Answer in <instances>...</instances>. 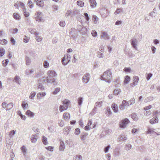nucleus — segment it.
I'll return each instance as SVG.
<instances>
[{
  "mask_svg": "<svg viewBox=\"0 0 160 160\" xmlns=\"http://www.w3.org/2000/svg\"><path fill=\"white\" fill-rule=\"evenodd\" d=\"M130 77L128 76H125V78L124 81V83L125 84H127L128 82L130 81Z\"/></svg>",
  "mask_w": 160,
  "mask_h": 160,
  "instance_id": "473e14b6",
  "label": "nucleus"
},
{
  "mask_svg": "<svg viewBox=\"0 0 160 160\" xmlns=\"http://www.w3.org/2000/svg\"><path fill=\"white\" fill-rule=\"evenodd\" d=\"M26 114L27 115L30 116V117H32L34 115V113L29 110H27L26 112Z\"/></svg>",
  "mask_w": 160,
  "mask_h": 160,
  "instance_id": "393cba45",
  "label": "nucleus"
},
{
  "mask_svg": "<svg viewBox=\"0 0 160 160\" xmlns=\"http://www.w3.org/2000/svg\"><path fill=\"white\" fill-rule=\"evenodd\" d=\"M99 20V19L96 16L93 15L92 16V20L93 21L94 23L95 24H96L98 20Z\"/></svg>",
  "mask_w": 160,
  "mask_h": 160,
  "instance_id": "cd10ccee",
  "label": "nucleus"
},
{
  "mask_svg": "<svg viewBox=\"0 0 160 160\" xmlns=\"http://www.w3.org/2000/svg\"><path fill=\"white\" fill-rule=\"evenodd\" d=\"M90 74L88 73H86L82 78V81L83 82L87 83L89 81Z\"/></svg>",
  "mask_w": 160,
  "mask_h": 160,
  "instance_id": "423d86ee",
  "label": "nucleus"
},
{
  "mask_svg": "<svg viewBox=\"0 0 160 160\" xmlns=\"http://www.w3.org/2000/svg\"><path fill=\"white\" fill-rule=\"evenodd\" d=\"M94 126L89 127L88 126V125H87L85 127L84 129H85V130H86V131H88V130H89L90 129L92 128H94Z\"/></svg>",
  "mask_w": 160,
  "mask_h": 160,
  "instance_id": "338daca9",
  "label": "nucleus"
},
{
  "mask_svg": "<svg viewBox=\"0 0 160 160\" xmlns=\"http://www.w3.org/2000/svg\"><path fill=\"white\" fill-rule=\"evenodd\" d=\"M66 142L68 145L70 146V147H72L74 146V144L73 143L71 140L69 139V140H67L66 141Z\"/></svg>",
  "mask_w": 160,
  "mask_h": 160,
  "instance_id": "c85d7f7f",
  "label": "nucleus"
},
{
  "mask_svg": "<svg viewBox=\"0 0 160 160\" xmlns=\"http://www.w3.org/2000/svg\"><path fill=\"white\" fill-rule=\"evenodd\" d=\"M106 114L108 116L112 114V112L111 111L109 107H107V108Z\"/></svg>",
  "mask_w": 160,
  "mask_h": 160,
  "instance_id": "e433bc0d",
  "label": "nucleus"
},
{
  "mask_svg": "<svg viewBox=\"0 0 160 160\" xmlns=\"http://www.w3.org/2000/svg\"><path fill=\"white\" fill-rule=\"evenodd\" d=\"M97 56L100 58H103V54L100 52H97Z\"/></svg>",
  "mask_w": 160,
  "mask_h": 160,
  "instance_id": "4d7b16f0",
  "label": "nucleus"
},
{
  "mask_svg": "<svg viewBox=\"0 0 160 160\" xmlns=\"http://www.w3.org/2000/svg\"><path fill=\"white\" fill-rule=\"evenodd\" d=\"M158 122V119L157 116L151 119L149 121V122L151 124H154L155 123H157Z\"/></svg>",
  "mask_w": 160,
  "mask_h": 160,
  "instance_id": "f8f14e48",
  "label": "nucleus"
},
{
  "mask_svg": "<svg viewBox=\"0 0 160 160\" xmlns=\"http://www.w3.org/2000/svg\"><path fill=\"white\" fill-rule=\"evenodd\" d=\"M112 108L114 112H118V108L117 104L115 103L112 104Z\"/></svg>",
  "mask_w": 160,
  "mask_h": 160,
  "instance_id": "f3484780",
  "label": "nucleus"
},
{
  "mask_svg": "<svg viewBox=\"0 0 160 160\" xmlns=\"http://www.w3.org/2000/svg\"><path fill=\"white\" fill-rule=\"evenodd\" d=\"M29 32L30 33L32 34H34L35 33V32L36 30V29L34 28H30L29 29Z\"/></svg>",
  "mask_w": 160,
  "mask_h": 160,
  "instance_id": "13d9d810",
  "label": "nucleus"
},
{
  "mask_svg": "<svg viewBox=\"0 0 160 160\" xmlns=\"http://www.w3.org/2000/svg\"><path fill=\"white\" fill-rule=\"evenodd\" d=\"M6 144L7 148L9 149L10 148L11 146L13 144V142L11 139L6 138Z\"/></svg>",
  "mask_w": 160,
  "mask_h": 160,
  "instance_id": "1a4fd4ad",
  "label": "nucleus"
},
{
  "mask_svg": "<svg viewBox=\"0 0 160 160\" xmlns=\"http://www.w3.org/2000/svg\"><path fill=\"white\" fill-rule=\"evenodd\" d=\"M48 77L47 78V82L51 83L56 82V79L54 77L57 75V74L53 70H50L47 72Z\"/></svg>",
  "mask_w": 160,
  "mask_h": 160,
  "instance_id": "f257e3e1",
  "label": "nucleus"
},
{
  "mask_svg": "<svg viewBox=\"0 0 160 160\" xmlns=\"http://www.w3.org/2000/svg\"><path fill=\"white\" fill-rule=\"evenodd\" d=\"M70 55L69 54H67L66 57L64 56L62 60V64L64 65H66L70 61Z\"/></svg>",
  "mask_w": 160,
  "mask_h": 160,
  "instance_id": "7ed1b4c3",
  "label": "nucleus"
},
{
  "mask_svg": "<svg viewBox=\"0 0 160 160\" xmlns=\"http://www.w3.org/2000/svg\"><path fill=\"white\" fill-rule=\"evenodd\" d=\"M63 117L66 120H68L70 118V115L68 113H64L63 114Z\"/></svg>",
  "mask_w": 160,
  "mask_h": 160,
  "instance_id": "5701e85b",
  "label": "nucleus"
},
{
  "mask_svg": "<svg viewBox=\"0 0 160 160\" xmlns=\"http://www.w3.org/2000/svg\"><path fill=\"white\" fill-rule=\"evenodd\" d=\"M77 4L81 7H82L84 6V3L81 1H78L77 2Z\"/></svg>",
  "mask_w": 160,
  "mask_h": 160,
  "instance_id": "c9c22d12",
  "label": "nucleus"
},
{
  "mask_svg": "<svg viewBox=\"0 0 160 160\" xmlns=\"http://www.w3.org/2000/svg\"><path fill=\"white\" fill-rule=\"evenodd\" d=\"M59 110L61 112H62L64 110H67V108H65L64 106L61 105L60 106Z\"/></svg>",
  "mask_w": 160,
  "mask_h": 160,
  "instance_id": "79ce46f5",
  "label": "nucleus"
},
{
  "mask_svg": "<svg viewBox=\"0 0 160 160\" xmlns=\"http://www.w3.org/2000/svg\"><path fill=\"white\" fill-rule=\"evenodd\" d=\"M60 89L59 88H58L55 89L54 91L52 92V93L53 94H56L58 92L60 91Z\"/></svg>",
  "mask_w": 160,
  "mask_h": 160,
  "instance_id": "5fc2aeb1",
  "label": "nucleus"
},
{
  "mask_svg": "<svg viewBox=\"0 0 160 160\" xmlns=\"http://www.w3.org/2000/svg\"><path fill=\"white\" fill-rule=\"evenodd\" d=\"M25 59L26 62V65H29L31 62V60L30 58L28 57H25Z\"/></svg>",
  "mask_w": 160,
  "mask_h": 160,
  "instance_id": "c756f323",
  "label": "nucleus"
},
{
  "mask_svg": "<svg viewBox=\"0 0 160 160\" xmlns=\"http://www.w3.org/2000/svg\"><path fill=\"white\" fill-rule=\"evenodd\" d=\"M129 122V120L128 118H126L120 122V127L121 128H124L126 127L127 125Z\"/></svg>",
  "mask_w": 160,
  "mask_h": 160,
  "instance_id": "20e7f679",
  "label": "nucleus"
},
{
  "mask_svg": "<svg viewBox=\"0 0 160 160\" xmlns=\"http://www.w3.org/2000/svg\"><path fill=\"white\" fill-rule=\"evenodd\" d=\"M84 15L87 21H88L90 19V18L89 17L88 14L85 12L84 13Z\"/></svg>",
  "mask_w": 160,
  "mask_h": 160,
  "instance_id": "603ef678",
  "label": "nucleus"
},
{
  "mask_svg": "<svg viewBox=\"0 0 160 160\" xmlns=\"http://www.w3.org/2000/svg\"><path fill=\"white\" fill-rule=\"evenodd\" d=\"M131 117L134 121H137L138 119V118L136 114L133 113L131 115Z\"/></svg>",
  "mask_w": 160,
  "mask_h": 160,
  "instance_id": "b1692460",
  "label": "nucleus"
},
{
  "mask_svg": "<svg viewBox=\"0 0 160 160\" xmlns=\"http://www.w3.org/2000/svg\"><path fill=\"white\" fill-rule=\"evenodd\" d=\"M81 158L82 156L80 155H76L74 158V159H75L74 160H81Z\"/></svg>",
  "mask_w": 160,
  "mask_h": 160,
  "instance_id": "49530a36",
  "label": "nucleus"
},
{
  "mask_svg": "<svg viewBox=\"0 0 160 160\" xmlns=\"http://www.w3.org/2000/svg\"><path fill=\"white\" fill-rule=\"evenodd\" d=\"M138 42V41L136 38H133L131 40V45L135 50L137 49V45Z\"/></svg>",
  "mask_w": 160,
  "mask_h": 160,
  "instance_id": "0eeeda50",
  "label": "nucleus"
},
{
  "mask_svg": "<svg viewBox=\"0 0 160 160\" xmlns=\"http://www.w3.org/2000/svg\"><path fill=\"white\" fill-rule=\"evenodd\" d=\"M121 92V90L120 89L117 88L115 89L114 91V93L115 95H118Z\"/></svg>",
  "mask_w": 160,
  "mask_h": 160,
  "instance_id": "7c9ffc66",
  "label": "nucleus"
},
{
  "mask_svg": "<svg viewBox=\"0 0 160 160\" xmlns=\"http://www.w3.org/2000/svg\"><path fill=\"white\" fill-rule=\"evenodd\" d=\"M36 20L38 22H44V20L42 18V17H40V16H37L35 18Z\"/></svg>",
  "mask_w": 160,
  "mask_h": 160,
  "instance_id": "2f4dec72",
  "label": "nucleus"
},
{
  "mask_svg": "<svg viewBox=\"0 0 160 160\" xmlns=\"http://www.w3.org/2000/svg\"><path fill=\"white\" fill-rule=\"evenodd\" d=\"M21 149L22 150L23 154L25 155V154H26V147L24 146H23L21 147Z\"/></svg>",
  "mask_w": 160,
  "mask_h": 160,
  "instance_id": "09e8293b",
  "label": "nucleus"
},
{
  "mask_svg": "<svg viewBox=\"0 0 160 160\" xmlns=\"http://www.w3.org/2000/svg\"><path fill=\"white\" fill-rule=\"evenodd\" d=\"M37 135L36 134L32 135L31 138V141L32 143H35L37 141Z\"/></svg>",
  "mask_w": 160,
  "mask_h": 160,
  "instance_id": "4be33fe9",
  "label": "nucleus"
},
{
  "mask_svg": "<svg viewBox=\"0 0 160 160\" xmlns=\"http://www.w3.org/2000/svg\"><path fill=\"white\" fill-rule=\"evenodd\" d=\"M65 148V146L64 142L62 141H61L60 142L59 150L61 151H63Z\"/></svg>",
  "mask_w": 160,
  "mask_h": 160,
  "instance_id": "dca6fc26",
  "label": "nucleus"
},
{
  "mask_svg": "<svg viewBox=\"0 0 160 160\" xmlns=\"http://www.w3.org/2000/svg\"><path fill=\"white\" fill-rule=\"evenodd\" d=\"M152 73H150L148 74H147V76L146 77L147 80L148 81L150 79V78H151V77H152Z\"/></svg>",
  "mask_w": 160,
  "mask_h": 160,
  "instance_id": "774afa93",
  "label": "nucleus"
},
{
  "mask_svg": "<svg viewBox=\"0 0 160 160\" xmlns=\"http://www.w3.org/2000/svg\"><path fill=\"white\" fill-rule=\"evenodd\" d=\"M42 142L43 144H44V145H45L47 144V143H48L47 139L46 137H45L44 136H43L42 137Z\"/></svg>",
  "mask_w": 160,
  "mask_h": 160,
  "instance_id": "58836bf2",
  "label": "nucleus"
},
{
  "mask_svg": "<svg viewBox=\"0 0 160 160\" xmlns=\"http://www.w3.org/2000/svg\"><path fill=\"white\" fill-rule=\"evenodd\" d=\"M132 148V145L130 144H127L125 147V149L126 150H128Z\"/></svg>",
  "mask_w": 160,
  "mask_h": 160,
  "instance_id": "a19ab883",
  "label": "nucleus"
},
{
  "mask_svg": "<svg viewBox=\"0 0 160 160\" xmlns=\"http://www.w3.org/2000/svg\"><path fill=\"white\" fill-rule=\"evenodd\" d=\"M88 134L86 132L83 133L81 136V139L83 143H85L86 141H87V138H88Z\"/></svg>",
  "mask_w": 160,
  "mask_h": 160,
  "instance_id": "39448f33",
  "label": "nucleus"
},
{
  "mask_svg": "<svg viewBox=\"0 0 160 160\" xmlns=\"http://www.w3.org/2000/svg\"><path fill=\"white\" fill-rule=\"evenodd\" d=\"M29 40V38L26 36H25L23 39V41L25 43H27L28 42Z\"/></svg>",
  "mask_w": 160,
  "mask_h": 160,
  "instance_id": "69168bd1",
  "label": "nucleus"
},
{
  "mask_svg": "<svg viewBox=\"0 0 160 160\" xmlns=\"http://www.w3.org/2000/svg\"><path fill=\"white\" fill-rule=\"evenodd\" d=\"M102 36L105 39H109V35L107 33L105 32H102Z\"/></svg>",
  "mask_w": 160,
  "mask_h": 160,
  "instance_id": "aec40b11",
  "label": "nucleus"
},
{
  "mask_svg": "<svg viewBox=\"0 0 160 160\" xmlns=\"http://www.w3.org/2000/svg\"><path fill=\"white\" fill-rule=\"evenodd\" d=\"M78 103L79 106H81L83 101V98L80 97L78 98Z\"/></svg>",
  "mask_w": 160,
  "mask_h": 160,
  "instance_id": "4c0bfd02",
  "label": "nucleus"
},
{
  "mask_svg": "<svg viewBox=\"0 0 160 160\" xmlns=\"http://www.w3.org/2000/svg\"><path fill=\"white\" fill-rule=\"evenodd\" d=\"M19 79L20 78L18 76H16L14 78V81L15 82H16L18 84H20V83L19 82Z\"/></svg>",
  "mask_w": 160,
  "mask_h": 160,
  "instance_id": "a18cd8bd",
  "label": "nucleus"
},
{
  "mask_svg": "<svg viewBox=\"0 0 160 160\" xmlns=\"http://www.w3.org/2000/svg\"><path fill=\"white\" fill-rule=\"evenodd\" d=\"M112 78V73L110 69L104 72L102 76L101 77L102 80L105 81L107 82L110 83L111 82Z\"/></svg>",
  "mask_w": 160,
  "mask_h": 160,
  "instance_id": "f03ea898",
  "label": "nucleus"
},
{
  "mask_svg": "<svg viewBox=\"0 0 160 160\" xmlns=\"http://www.w3.org/2000/svg\"><path fill=\"white\" fill-rule=\"evenodd\" d=\"M48 129L51 132H52L54 130V126H52L49 127Z\"/></svg>",
  "mask_w": 160,
  "mask_h": 160,
  "instance_id": "e2e57ef3",
  "label": "nucleus"
},
{
  "mask_svg": "<svg viewBox=\"0 0 160 160\" xmlns=\"http://www.w3.org/2000/svg\"><path fill=\"white\" fill-rule=\"evenodd\" d=\"M38 89H40L41 90H43L44 89V87L43 86L42 84L40 83L38 84Z\"/></svg>",
  "mask_w": 160,
  "mask_h": 160,
  "instance_id": "c03bdc74",
  "label": "nucleus"
},
{
  "mask_svg": "<svg viewBox=\"0 0 160 160\" xmlns=\"http://www.w3.org/2000/svg\"><path fill=\"white\" fill-rule=\"evenodd\" d=\"M71 129V127L70 126L64 128L63 129L64 134L65 135H67L69 134Z\"/></svg>",
  "mask_w": 160,
  "mask_h": 160,
  "instance_id": "4468645a",
  "label": "nucleus"
},
{
  "mask_svg": "<svg viewBox=\"0 0 160 160\" xmlns=\"http://www.w3.org/2000/svg\"><path fill=\"white\" fill-rule=\"evenodd\" d=\"M153 98L152 96L149 97L145 99L144 102H150V101L152 100Z\"/></svg>",
  "mask_w": 160,
  "mask_h": 160,
  "instance_id": "72a5a7b5",
  "label": "nucleus"
},
{
  "mask_svg": "<svg viewBox=\"0 0 160 160\" xmlns=\"http://www.w3.org/2000/svg\"><path fill=\"white\" fill-rule=\"evenodd\" d=\"M8 42L7 41L4 39H3L2 40H0V44L2 45L6 44Z\"/></svg>",
  "mask_w": 160,
  "mask_h": 160,
  "instance_id": "37998d69",
  "label": "nucleus"
},
{
  "mask_svg": "<svg viewBox=\"0 0 160 160\" xmlns=\"http://www.w3.org/2000/svg\"><path fill=\"white\" fill-rule=\"evenodd\" d=\"M9 31L12 34H15L18 33V29L17 28L14 29H11L9 30Z\"/></svg>",
  "mask_w": 160,
  "mask_h": 160,
  "instance_id": "bb28decb",
  "label": "nucleus"
},
{
  "mask_svg": "<svg viewBox=\"0 0 160 160\" xmlns=\"http://www.w3.org/2000/svg\"><path fill=\"white\" fill-rule=\"evenodd\" d=\"M34 1L36 2V4L40 7H43L44 6V3L42 0H34Z\"/></svg>",
  "mask_w": 160,
  "mask_h": 160,
  "instance_id": "ddd939ff",
  "label": "nucleus"
},
{
  "mask_svg": "<svg viewBox=\"0 0 160 160\" xmlns=\"http://www.w3.org/2000/svg\"><path fill=\"white\" fill-rule=\"evenodd\" d=\"M70 103V101L68 100L63 101V104H64L63 106H64L65 108H67V109L68 108Z\"/></svg>",
  "mask_w": 160,
  "mask_h": 160,
  "instance_id": "a211bd4d",
  "label": "nucleus"
},
{
  "mask_svg": "<svg viewBox=\"0 0 160 160\" xmlns=\"http://www.w3.org/2000/svg\"><path fill=\"white\" fill-rule=\"evenodd\" d=\"M139 78L136 76H135L133 78V82L131 84L132 87H134L137 84Z\"/></svg>",
  "mask_w": 160,
  "mask_h": 160,
  "instance_id": "9d476101",
  "label": "nucleus"
},
{
  "mask_svg": "<svg viewBox=\"0 0 160 160\" xmlns=\"http://www.w3.org/2000/svg\"><path fill=\"white\" fill-rule=\"evenodd\" d=\"M118 140L120 142L122 141H124L127 140V138L124 133L120 135L118 138Z\"/></svg>",
  "mask_w": 160,
  "mask_h": 160,
  "instance_id": "9b49d317",
  "label": "nucleus"
},
{
  "mask_svg": "<svg viewBox=\"0 0 160 160\" xmlns=\"http://www.w3.org/2000/svg\"><path fill=\"white\" fill-rule=\"evenodd\" d=\"M13 17L15 19L18 20H19L21 19L20 15L16 13H14L13 14Z\"/></svg>",
  "mask_w": 160,
  "mask_h": 160,
  "instance_id": "412c9836",
  "label": "nucleus"
},
{
  "mask_svg": "<svg viewBox=\"0 0 160 160\" xmlns=\"http://www.w3.org/2000/svg\"><path fill=\"white\" fill-rule=\"evenodd\" d=\"M49 63L47 61H45L43 62V66L45 68H47L49 67Z\"/></svg>",
  "mask_w": 160,
  "mask_h": 160,
  "instance_id": "bf43d9fd",
  "label": "nucleus"
},
{
  "mask_svg": "<svg viewBox=\"0 0 160 160\" xmlns=\"http://www.w3.org/2000/svg\"><path fill=\"white\" fill-rule=\"evenodd\" d=\"M28 6L30 8H32L33 7V5L32 4V2L31 0H29L28 1Z\"/></svg>",
  "mask_w": 160,
  "mask_h": 160,
  "instance_id": "0e129e2a",
  "label": "nucleus"
},
{
  "mask_svg": "<svg viewBox=\"0 0 160 160\" xmlns=\"http://www.w3.org/2000/svg\"><path fill=\"white\" fill-rule=\"evenodd\" d=\"M15 132L16 131H15L14 130H12L10 131L9 133V135L10 136V138L11 139L13 137V136L15 133Z\"/></svg>",
  "mask_w": 160,
  "mask_h": 160,
  "instance_id": "de8ad7c7",
  "label": "nucleus"
},
{
  "mask_svg": "<svg viewBox=\"0 0 160 160\" xmlns=\"http://www.w3.org/2000/svg\"><path fill=\"white\" fill-rule=\"evenodd\" d=\"M110 148V145H108L107 147H105L104 148V151L105 153L108 152Z\"/></svg>",
  "mask_w": 160,
  "mask_h": 160,
  "instance_id": "864d4df0",
  "label": "nucleus"
},
{
  "mask_svg": "<svg viewBox=\"0 0 160 160\" xmlns=\"http://www.w3.org/2000/svg\"><path fill=\"white\" fill-rule=\"evenodd\" d=\"M5 53V50L3 48H0V57L2 56Z\"/></svg>",
  "mask_w": 160,
  "mask_h": 160,
  "instance_id": "3c124183",
  "label": "nucleus"
},
{
  "mask_svg": "<svg viewBox=\"0 0 160 160\" xmlns=\"http://www.w3.org/2000/svg\"><path fill=\"white\" fill-rule=\"evenodd\" d=\"M90 6L92 8H95L97 5L95 0H90L89 1Z\"/></svg>",
  "mask_w": 160,
  "mask_h": 160,
  "instance_id": "2eb2a0df",
  "label": "nucleus"
},
{
  "mask_svg": "<svg viewBox=\"0 0 160 160\" xmlns=\"http://www.w3.org/2000/svg\"><path fill=\"white\" fill-rule=\"evenodd\" d=\"M154 130H155V129L151 128H148L147 131V133L150 134H152L154 133L158 135V134L157 132H155Z\"/></svg>",
  "mask_w": 160,
  "mask_h": 160,
  "instance_id": "6ab92c4d",
  "label": "nucleus"
},
{
  "mask_svg": "<svg viewBox=\"0 0 160 160\" xmlns=\"http://www.w3.org/2000/svg\"><path fill=\"white\" fill-rule=\"evenodd\" d=\"M36 93L35 92H32L31 93L29 98L31 99H32L35 96Z\"/></svg>",
  "mask_w": 160,
  "mask_h": 160,
  "instance_id": "6e6d98bb",
  "label": "nucleus"
},
{
  "mask_svg": "<svg viewBox=\"0 0 160 160\" xmlns=\"http://www.w3.org/2000/svg\"><path fill=\"white\" fill-rule=\"evenodd\" d=\"M13 103L12 102H10L7 105L6 110L8 111L10 110L13 107Z\"/></svg>",
  "mask_w": 160,
  "mask_h": 160,
  "instance_id": "a878e982",
  "label": "nucleus"
},
{
  "mask_svg": "<svg viewBox=\"0 0 160 160\" xmlns=\"http://www.w3.org/2000/svg\"><path fill=\"white\" fill-rule=\"evenodd\" d=\"M22 106L23 108L25 109L27 107H28V104L26 101H24L22 102Z\"/></svg>",
  "mask_w": 160,
  "mask_h": 160,
  "instance_id": "ea45409f",
  "label": "nucleus"
},
{
  "mask_svg": "<svg viewBox=\"0 0 160 160\" xmlns=\"http://www.w3.org/2000/svg\"><path fill=\"white\" fill-rule=\"evenodd\" d=\"M4 61H3L2 62V63L4 67H6L7 65L8 62L9 61L8 59H6L5 60V62H4Z\"/></svg>",
  "mask_w": 160,
  "mask_h": 160,
  "instance_id": "052dcab7",
  "label": "nucleus"
},
{
  "mask_svg": "<svg viewBox=\"0 0 160 160\" xmlns=\"http://www.w3.org/2000/svg\"><path fill=\"white\" fill-rule=\"evenodd\" d=\"M77 28L78 30L81 33H83L84 34L86 32V28L84 27H82L81 25H77Z\"/></svg>",
  "mask_w": 160,
  "mask_h": 160,
  "instance_id": "6e6552de",
  "label": "nucleus"
},
{
  "mask_svg": "<svg viewBox=\"0 0 160 160\" xmlns=\"http://www.w3.org/2000/svg\"><path fill=\"white\" fill-rule=\"evenodd\" d=\"M102 101H101L100 102H97L95 103V106H96V107H100L102 106Z\"/></svg>",
  "mask_w": 160,
  "mask_h": 160,
  "instance_id": "8fccbe9b",
  "label": "nucleus"
},
{
  "mask_svg": "<svg viewBox=\"0 0 160 160\" xmlns=\"http://www.w3.org/2000/svg\"><path fill=\"white\" fill-rule=\"evenodd\" d=\"M120 155L119 151L118 149H115L114 152V155L115 157H118Z\"/></svg>",
  "mask_w": 160,
  "mask_h": 160,
  "instance_id": "f704fd0d",
  "label": "nucleus"
},
{
  "mask_svg": "<svg viewBox=\"0 0 160 160\" xmlns=\"http://www.w3.org/2000/svg\"><path fill=\"white\" fill-rule=\"evenodd\" d=\"M80 130L79 128H77L75 129L74 133L75 134V135H78L80 133Z\"/></svg>",
  "mask_w": 160,
  "mask_h": 160,
  "instance_id": "680f3d73",
  "label": "nucleus"
}]
</instances>
